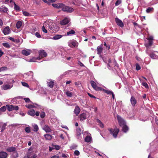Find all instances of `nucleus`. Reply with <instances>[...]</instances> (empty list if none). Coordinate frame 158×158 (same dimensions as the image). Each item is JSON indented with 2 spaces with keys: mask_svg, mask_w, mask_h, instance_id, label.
<instances>
[{
  "mask_svg": "<svg viewBox=\"0 0 158 158\" xmlns=\"http://www.w3.org/2000/svg\"><path fill=\"white\" fill-rule=\"evenodd\" d=\"M59 29L58 27H57L56 24L55 23H53L49 25L48 30L52 32L55 33Z\"/></svg>",
  "mask_w": 158,
  "mask_h": 158,
  "instance_id": "1",
  "label": "nucleus"
},
{
  "mask_svg": "<svg viewBox=\"0 0 158 158\" xmlns=\"http://www.w3.org/2000/svg\"><path fill=\"white\" fill-rule=\"evenodd\" d=\"M108 130L110 131V134L112 135L114 138L117 137V135L119 132V130L118 128L113 129L109 128H108Z\"/></svg>",
  "mask_w": 158,
  "mask_h": 158,
  "instance_id": "2",
  "label": "nucleus"
},
{
  "mask_svg": "<svg viewBox=\"0 0 158 158\" xmlns=\"http://www.w3.org/2000/svg\"><path fill=\"white\" fill-rule=\"evenodd\" d=\"M39 56L37 57V60H40L41 58H43L46 57L47 56V54L46 52L44 50H40L39 52Z\"/></svg>",
  "mask_w": 158,
  "mask_h": 158,
  "instance_id": "3",
  "label": "nucleus"
},
{
  "mask_svg": "<svg viewBox=\"0 0 158 158\" xmlns=\"http://www.w3.org/2000/svg\"><path fill=\"white\" fill-rule=\"evenodd\" d=\"M90 84L92 87L95 90L97 91H102V88L98 86L96 83L93 81H90Z\"/></svg>",
  "mask_w": 158,
  "mask_h": 158,
  "instance_id": "4",
  "label": "nucleus"
},
{
  "mask_svg": "<svg viewBox=\"0 0 158 158\" xmlns=\"http://www.w3.org/2000/svg\"><path fill=\"white\" fill-rule=\"evenodd\" d=\"M7 109L9 111H10L13 110H18L19 108L18 106H14L13 105H6Z\"/></svg>",
  "mask_w": 158,
  "mask_h": 158,
  "instance_id": "5",
  "label": "nucleus"
},
{
  "mask_svg": "<svg viewBox=\"0 0 158 158\" xmlns=\"http://www.w3.org/2000/svg\"><path fill=\"white\" fill-rule=\"evenodd\" d=\"M62 10L64 12L71 13L73 11L74 9L73 8L69 6H66L64 5V6L62 7Z\"/></svg>",
  "mask_w": 158,
  "mask_h": 158,
  "instance_id": "6",
  "label": "nucleus"
},
{
  "mask_svg": "<svg viewBox=\"0 0 158 158\" xmlns=\"http://www.w3.org/2000/svg\"><path fill=\"white\" fill-rule=\"evenodd\" d=\"M117 118L118 121L119 125L120 126L122 127L126 124V122L125 120L123 119L122 118L121 116L118 115Z\"/></svg>",
  "mask_w": 158,
  "mask_h": 158,
  "instance_id": "7",
  "label": "nucleus"
},
{
  "mask_svg": "<svg viewBox=\"0 0 158 158\" xmlns=\"http://www.w3.org/2000/svg\"><path fill=\"white\" fill-rule=\"evenodd\" d=\"M3 33L5 35H7L9 34L10 33V27L7 26L5 28H4L2 30Z\"/></svg>",
  "mask_w": 158,
  "mask_h": 158,
  "instance_id": "8",
  "label": "nucleus"
},
{
  "mask_svg": "<svg viewBox=\"0 0 158 158\" xmlns=\"http://www.w3.org/2000/svg\"><path fill=\"white\" fill-rule=\"evenodd\" d=\"M52 6L56 8L60 9L64 6V4L62 3H58L57 4H52Z\"/></svg>",
  "mask_w": 158,
  "mask_h": 158,
  "instance_id": "9",
  "label": "nucleus"
},
{
  "mask_svg": "<svg viewBox=\"0 0 158 158\" xmlns=\"http://www.w3.org/2000/svg\"><path fill=\"white\" fill-rule=\"evenodd\" d=\"M115 21L116 23L120 27H121L124 26V24L122 21L118 18H116L115 19Z\"/></svg>",
  "mask_w": 158,
  "mask_h": 158,
  "instance_id": "10",
  "label": "nucleus"
},
{
  "mask_svg": "<svg viewBox=\"0 0 158 158\" xmlns=\"http://www.w3.org/2000/svg\"><path fill=\"white\" fill-rule=\"evenodd\" d=\"M32 51L30 49L26 50L24 49L22 51V54L26 56L29 55L31 52Z\"/></svg>",
  "mask_w": 158,
  "mask_h": 158,
  "instance_id": "11",
  "label": "nucleus"
},
{
  "mask_svg": "<svg viewBox=\"0 0 158 158\" xmlns=\"http://www.w3.org/2000/svg\"><path fill=\"white\" fill-rule=\"evenodd\" d=\"M130 101L131 105L133 106H134L137 103L136 100L135 98L133 96L131 97Z\"/></svg>",
  "mask_w": 158,
  "mask_h": 158,
  "instance_id": "12",
  "label": "nucleus"
},
{
  "mask_svg": "<svg viewBox=\"0 0 158 158\" xmlns=\"http://www.w3.org/2000/svg\"><path fill=\"white\" fill-rule=\"evenodd\" d=\"M103 50V48L102 46H98L97 48V52L100 56H101V53L102 52Z\"/></svg>",
  "mask_w": 158,
  "mask_h": 158,
  "instance_id": "13",
  "label": "nucleus"
},
{
  "mask_svg": "<svg viewBox=\"0 0 158 158\" xmlns=\"http://www.w3.org/2000/svg\"><path fill=\"white\" fill-rule=\"evenodd\" d=\"M69 22V20L68 19L66 18L60 21V24L62 25H64L68 24Z\"/></svg>",
  "mask_w": 158,
  "mask_h": 158,
  "instance_id": "14",
  "label": "nucleus"
},
{
  "mask_svg": "<svg viewBox=\"0 0 158 158\" xmlns=\"http://www.w3.org/2000/svg\"><path fill=\"white\" fill-rule=\"evenodd\" d=\"M80 110V109L79 107L78 106H76L75 107L74 111V113L76 114V115L77 116L79 113Z\"/></svg>",
  "mask_w": 158,
  "mask_h": 158,
  "instance_id": "15",
  "label": "nucleus"
},
{
  "mask_svg": "<svg viewBox=\"0 0 158 158\" xmlns=\"http://www.w3.org/2000/svg\"><path fill=\"white\" fill-rule=\"evenodd\" d=\"M43 129L46 132H50L51 131V129L47 125H45L43 127Z\"/></svg>",
  "mask_w": 158,
  "mask_h": 158,
  "instance_id": "16",
  "label": "nucleus"
},
{
  "mask_svg": "<svg viewBox=\"0 0 158 158\" xmlns=\"http://www.w3.org/2000/svg\"><path fill=\"white\" fill-rule=\"evenodd\" d=\"M0 10L1 12H2L7 13V11H8V9L5 6L3 5L0 7Z\"/></svg>",
  "mask_w": 158,
  "mask_h": 158,
  "instance_id": "17",
  "label": "nucleus"
},
{
  "mask_svg": "<svg viewBox=\"0 0 158 158\" xmlns=\"http://www.w3.org/2000/svg\"><path fill=\"white\" fill-rule=\"evenodd\" d=\"M80 120L83 121L86 119L87 115L85 113H83L80 115Z\"/></svg>",
  "mask_w": 158,
  "mask_h": 158,
  "instance_id": "18",
  "label": "nucleus"
},
{
  "mask_svg": "<svg viewBox=\"0 0 158 158\" xmlns=\"http://www.w3.org/2000/svg\"><path fill=\"white\" fill-rule=\"evenodd\" d=\"M7 153L4 152H0V158H6Z\"/></svg>",
  "mask_w": 158,
  "mask_h": 158,
  "instance_id": "19",
  "label": "nucleus"
},
{
  "mask_svg": "<svg viewBox=\"0 0 158 158\" xmlns=\"http://www.w3.org/2000/svg\"><path fill=\"white\" fill-rule=\"evenodd\" d=\"M35 111L34 109H31L29 110L27 112V114L31 116H34L35 115Z\"/></svg>",
  "mask_w": 158,
  "mask_h": 158,
  "instance_id": "20",
  "label": "nucleus"
},
{
  "mask_svg": "<svg viewBox=\"0 0 158 158\" xmlns=\"http://www.w3.org/2000/svg\"><path fill=\"white\" fill-rule=\"evenodd\" d=\"M16 148L14 147H10L7 149V151L9 152H15L16 151Z\"/></svg>",
  "mask_w": 158,
  "mask_h": 158,
  "instance_id": "21",
  "label": "nucleus"
},
{
  "mask_svg": "<svg viewBox=\"0 0 158 158\" xmlns=\"http://www.w3.org/2000/svg\"><path fill=\"white\" fill-rule=\"evenodd\" d=\"M129 130L128 127L126 124L123 126L122 131L125 133L127 132Z\"/></svg>",
  "mask_w": 158,
  "mask_h": 158,
  "instance_id": "22",
  "label": "nucleus"
},
{
  "mask_svg": "<svg viewBox=\"0 0 158 158\" xmlns=\"http://www.w3.org/2000/svg\"><path fill=\"white\" fill-rule=\"evenodd\" d=\"M77 42L76 41H73L70 43L69 44V46L71 48L74 47L77 45Z\"/></svg>",
  "mask_w": 158,
  "mask_h": 158,
  "instance_id": "23",
  "label": "nucleus"
},
{
  "mask_svg": "<svg viewBox=\"0 0 158 158\" xmlns=\"http://www.w3.org/2000/svg\"><path fill=\"white\" fill-rule=\"evenodd\" d=\"M23 23L22 21H18L16 24V27L17 29L20 28L22 25Z\"/></svg>",
  "mask_w": 158,
  "mask_h": 158,
  "instance_id": "24",
  "label": "nucleus"
},
{
  "mask_svg": "<svg viewBox=\"0 0 158 158\" xmlns=\"http://www.w3.org/2000/svg\"><path fill=\"white\" fill-rule=\"evenodd\" d=\"M44 136L46 140H51L52 138V136L49 134H45Z\"/></svg>",
  "mask_w": 158,
  "mask_h": 158,
  "instance_id": "25",
  "label": "nucleus"
},
{
  "mask_svg": "<svg viewBox=\"0 0 158 158\" xmlns=\"http://www.w3.org/2000/svg\"><path fill=\"white\" fill-rule=\"evenodd\" d=\"M153 44V41H152L148 40V43L145 44V46L147 48L151 46Z\"/></svg>",
  "mask_w": 158,
  "mask_h": 158,
  "instance_id": "26",
  "label": "nucleus"
},
{
  "mask_svg": "<svg viewBox=\"0 0 158 158\" xmlns=\"http://www.w3.org/2000/svg\"><path fill=\"white\" fill-rule=\"evenodd\" d=\"M62 37V35H56L55 36H54L52 38V39L54 40H57L61 38Z\"/></svg>",
  "mask_w": 158,
  "mask_h": 158,
  "instance_id": "27",
  "label": "nucleus"
},
{
  "mask_svg": "<svg viewBox=\"0 0 158 158\" xmlns=\"http://www.w3.org/2000/svg\"><path fill=\"white\" fill-rule=\"evenodd\" d=\"M18 156V154L17 152H13L11 155L12 158H16Z\"/></svg>",
  "mask_w": 158,
  "mask_h": 158,
  "instance_id": "28",
  "label": "nucleus"
},
{
  "mask_svg": "<svg viewBox=\"0 0 158 158\" xmlns=\"http://www.w3.org/2000/svg\"><path fill=\"white\" fill-rule=\"evenodd\" d=\"M76 134L77 136H79L81 134V129L80 128L78 127L76 129Z\"/></svg>",
  "mask_w": 158,
  "mask_h": 158,
  "instance_id": "29",
  "label": "nucleus"
},
{
  "mask_svg": "<svg viewBox=\"0 0 158 158\" xmlns=\"http://www.w3.org/2000/svg\"><path fill=\"white\" fill-rule=\"evenodd\" d=\"M102 91H103V92H104L105 93L107 94H108L111 95V94H112L113 93V92L111 91L107 90L106 89H103L102 88Z\"/></svg>",
  "mask_w": 158,
  "mask_h": 158,
  "instance_id": "30",
  "label": "nucleus"
},
{
  "mask_svg": "<svg viewBox=\"0 0 158 158\" xmlns=\"http://www.w3.org/2000/svg\"><path fill=\"white\" fill-rule=\"evenodd\" d=\"M91 137L89 135H87L85 139V141L87 142H89L91 140Z\"/></svg>",
  "mask_w": 158,
  "mask_h": 158,
  "instance_id": "31",
  "label": "nucleus"
},
{
  "mask_svg": "<svg viewBox=\"0 0 158 158\" xmlns=\"http://www.w3.org/2000/svg\"><path fill=\"white\" fill-rule=\"evenodd\" d=\"M14 2V9L17 11L20 10V8L14 2Z\"/></svg>",
  "mask_w": 158,
  "mask_h": 158,
  "instance_id": "32",
  "label": "nucleus"
},
{
  "mask_svg": "<svg viewBox=\"0 0 158 158\" xmlns=\"http://www.w3.org/2000/svg\"><path fill=\"white\" fill-rule=\"evenodd\" d=\"M66 95L69 97H71L73 96L72 93L69 91H67L65 92Z\"/></svg>",
  "mask_w": 158,
  "mask_h": 158,
  "instance_id": "33",
  "label": "nucleus"
},
{
  "mask_svg": "<svg viewBox=\"0 0 158 158\" xmlns=\"http://www.w3.org/2000/svg\"><path fill=\"white\" fill-rule=\"evenodd\" d=\"M54 85V82L53 81H50L48 83V85L49 87L52 88L53 87Z\"/></svg>",
  "mask_w": 158,
  "mask_h": 158,
  "instance_id": "34",
  "label": "nucleus"
},
{
  "mask_svg": "<svg viewBox=\"0 0 158 158\" xmlns=\"http://www.w3.org/2000/svg\"><path fill=\"white\" fill-rule=\"evenodd\" d=\"M2 45L3 46L7 48H9L10 47V45L7 43H3Z\"/></svg>",
  "mask_w": 158,
  "mask_h": 158,
  "instance_id": "35",
  "label": "nucleus"
},
{
  "mask_svg": "<svg viewBox=\"0 0 158 158\" xmlns=\"http://www.w3.org/2000/svg\"><path fill=\"white\" fill-rule=\"evenodd\" d=\"M2 89L4 90H6L8 89H9L10 88V86L9 85L7 84L5 85H3L2 86Z\"/></svg>",
  "mask_w": 158,
  "mask_h": 158,
  "instance_id": "36",
  "label": "nucleus"
},
{
  "mask_svg": "<svg viewBox=\"0 0 158 158\" xmlns=\"http://www.w3.org/2000/svg\"><path fill=\"white\" fill-rule=\"evenodd\" d=\"M75 31L73 30H71L69 31L67 33V34L68 35H69L72 34H74L75 33Z\"/></svg>",
  "mask_w": 158,
  "mask_h": 158,
  "instance_id": "37",
  "label": "nucleus"
},
{
  "mask_svg": "<svg viewBox=\"0 0 158 158\" xmlns=\"http://www.w3.org/2000/svg\"><path fill=\"white\" fill-rule=\"evenodd\" d=\"M97 122L100 124V126L101 127H103L104 126L103 124L101 122V121L99 119H97Z\"/></svg>",
  "mask_w": 158,
  "mask_h": 158,
  "instance_id": "38",
  "label": "nucleus"
},
{
  "mask_svg": "<svg viewBox=\"0 0 158 158\" xmlns=\"http://www.w3.org/2000/svg\"><path fill=\"white\" fill-rule=\"evenodd\" d=\"M153 10V8L151 7L148 8L146 10V11L148 13H150L151 11Z\"/></svg>",
  "mask_w": 158,
  "mask_h": 158,
  "instance_id": "39",
  "label": "nucleus"
},
{
  "mask_svg": "<svg viewBox=\"0 0 158 158\" xmlns=\"http://www.w3.org/2000/svg\"><path fill=\"white\" fill-rule=\"evenodd\" d=\"M39 130V127L37 125H35L33 127V131L35 132Z\"/></svg>",
  "mask_w": 158,
  "mask_h": 158,
  "instance_id": "40",
  "label": "nucleus"
},
{
  "mask_svg": "<svg viewBox=\"0 0 158 158\" xmlns=\"http://www.w3.org/2000/svg\"><path fill=\"white\" fill-rule=\"evenodd\" d=\"M7 69H8V68L6 67H1L0 68V72L6 71L7 70Z\"/></svg>",
  "mask_w": 158,
  "mask_h": 158,
  "instance_id": "41",
  "label": "nucleus"
},
{
  "mask_svg": "<svg viewBox=\"0 0 158 158\" xmlns=\"http://www.w3.org/2000/svg\"><path fill=\"white\" fill-rule=\"evenodd\" d=\"M6 126V123H4L3 125L2 126V127L1 129V132H3L5 130Z\"/></svg>",
  "mask_w": 158,
  "mask_h": 158,
  "instance_id": "42",
  "label": "nucleus"
},
{
  "mask_svg": "<svg viewBox=\"0 0 158 158\" xmlns=\"http://www.w3.org/2000/svg\"><path fill=\"white\" fill-rule=\"evenodd\" d=\"M53 149L59 150L60 148V147L59 145H54L53 146Z\"/></svg>",
  "mask_w": 158,
  "mask_h": 158,
  "instance_id": "43",
  "label": "nucleus"
},
{
  "mask_svg": "<svg viewBox=\"0 0 158 158\" xmlns=\"http://www.w3.org/2000/svg\"><path fill=\"white\" fill-rule=\"evenodd\" d=\"M25 131L27 133H29L31 131V129L29 127H26L24 129Z\"/></svg>",
  "mask_w": 158,
  "mask_h": 158,
  "instance_id": "44",
  "label": "nucleus"
},
{
  "mask_svg": "<svg viewBox=\"0 0 158 158\" xmlns=\"http://www.w3.org/2000/svg\"><path fill=\"white\" fill-rule=\"evenodd\" d=\"M6 107L3 106L0 108V111L4 112L6 111Z\"/></svg>",
  "mask_w": 158,
  "mask_h": 158,
  "instance_id": "45",
  "label": "nucleus"
},
{
  "mask_svg": "<svg viewBox=\"0 0 158 158\" xmlns=\"http://www.w3.org/2000/svg\"><path fill=\"white\" fill-rule=\"evenodd\" d=\"M21 83L22 85L26 87L27 88L29 87L28 84L25 82H22Z\"/></svg>",
  "mask_w": 158,
  "mask_h": 158,
  "instance_id": "46",
  "label": "nucleus"
},
{
  "mask_svg": "<svg viewBox=\"0 0 158 158\" xmlns=\"http://www.w3.org/2000/svg\"><path fill=\"white\" fill-rule=\"evenodd\" d=\"M23 15L25 16H28L30 15L29 13L26 11H23Z\"/></svg>",
  "mask_w": 158,
  "mask_h": 158,
  "instance_id": "47",
  "label": "nucleus"
},
{
  "mask_svg": "<svg viewBox=\"0 0 158 158\" xmlns=\"http://www.w3.org/2000/svg\"><path fill=\"white\" fill-rule=\"evenodd\" d=\"M40 116L41 118H44L45 116V113L44 112H41L40 114Z\"/></svg>",
  "mask_w": 158,
  "mask_h": 158,
  "instance_id": "48",
  "label": "nucleus"
},
{
  "mask_svg": "<svg viewBox=\"0 0 158 158\" xmlns=\"http://www.w3.org/2000/svg\"><path fill=\"white\" fill-rule=\"evenodd\" d=\"M24 100L27 103H29V102H31L29 98H24Z\"/></svg>",
  "mask_w": 158,
  "mask_h": 158,
  "instance_id": "49",
  "label": "nucleus"
},
{
  "mask_svg": "<svg viewBox=\"0 0 158 158\" xmlns=\"http://www.w3.org/2000/svg\"><path fill=\"white\" fill-rule=\"evenodd\" d=\"M141 69V67L138 64H136V69L137 70H139Z\"/></svg>",
  "mask_w": 158,
  "mask_h": 158,
  "instance_id": "50",
  "label": "nucleus"
},
{
  "mask_svg": "<svg viewBox=\"0 0 158 158\" xmlns=\"http://www.w3.org/2000/svg\"><path fill=\"white\" fill-rule=\"evenodd\" d=\"M121 3V0H117L115 3V6H117L119 5Z\"/></svg>",
  "mask_w": 158,
  "mask_h": 158,
  "instance_id": "51",
  "label": "nucleus"
},
{
  "mask_svg": "<svg viewBox=\"0 0 158 158\" xmlns=\"http://www.w3.org/2000/svg\"><path fill=\"white\" fill-rule=\"evenodd\" d=\"M142 85L146 88H148V86L146 82H143Z\"/></svg>",
  "mask_w": 158,
  "mask_h": 158,
  "instance_id": "52",
  "label": "nucleus"
},
{
  "mask_svg": "<svg viewBox=\"0 0 158 158\" xmlns=\"http://www.w3.org/2000/svg\"><path fill=\"white\" fill-rule=\"evenodd\" d=\"M104 45L106 46L108 50L110 49V47L109 44H107L105 42H104Z\"/></svg>",
  "mask_w": 158,
  "mask_h": 158,
  "instance_id": "53",
  "label": "nucleus"
},
{
  "mask_svg": "<svg viewBox=\"0 0 158 158\" xmlns=\"http://www.w3.org/2000/svg\"><path fill=\"white\" fill-rule=\"evenodd\" d=\"M25 106L29 109L32 108L34 107V106L31 105H25Z\"/></svg>",
  "mask_w": 158,
  "mask_h": 158,
  "instance_id": "54",
  "label": "nucleus"
},
{
  "mask_svg": "<svg viewBox=\"0 0 158 158\" xmlns=\"http://www.w3.org/2000/svg\"><path fill=\"white\" fill-rule=\"evenodd\" d=\"M150 56L152 58L154 59L156 57V56L154 54L152 53L150 54Z\"/></svg>",
  "mask_w": 158,
  "mask_h": 158,
  "instance_id": "55",
  "label": "nucleus"
},
{
  "mask_svg": "<svg viewBox=\"0 0 158 158\" xmlns=\"http://www.w3.org/2000/svg\"><path fill=\"white\" fill-rule=\"evenodd\" d=\"M42 31L44 33H47V31L45 29L44 26H43L42 27Z\"/></svg>",
  "mask_w": 158,
  "mask_h": 158,
  "instance_id": "56",
  "label": "nucleus"
},
{
  "mask_svg": "<svg viewBox=\"0 0 158 158\" xmlns=\"http://www.w3.org/2000/svg\"><path fill=\"white\" fill-rule=\"evenodd\" d=\"M75 155L76 156H78L80 154L78 150H76L74 152Z\"/></svg>",
  "mask_w": 158,
  "mask_h": 158,
  "instance_id": "57",
  "label": "nucleus"
},
{
  "mask_svg": "<svg viewBox=\"0 0 158 158\" xmlns=\"http://www.w3.org/2000/svg\"><path fill=\"white\" fill-rule=\"evenodd\" d=\"M35 35H36V36L38 37V38H40L41 37V35L38 32H36L35 34Z\"/></svg>",
  "mask_w": 158,
  "mask_h": 158,
  "instance_id": "58",
  "label": "nucleus"
},
{
  "mask_svg": "<svg viewBox=\"0 0 158 158\" xmlns=\"http://www.w3.org/2000/svg\"><path fill=\"white\" fill-rule=\"evenodd\" d=\"M41 0H34V1L38 5L40 3Z\"/></svg>",
  "mask_w": 158,
  "mask_h": 158,
  "instance_id": "59",
  "label": "nucleus"
},
{
  "mask_svg": "<svg viewBox=\"0 0 158 158\" xmlns=\"http://www.w3.org/2000/svg\"><path fill=\"white\" fill-rule=\"evenodd\" d=\"M88 95L91 98H96L94 96V95H93L91 94H90V93H88Z\"/></svg>",
  "mask_w": 158,
  "mask_h": 158,
  "instance_id": "60",
  "label": "nucleus"
},
{
  "mask_svg": "<svg viewBox=\"0 0 158 158\" xmlns=\"http://www.w3.org/2000/svg\"><path fill=\"white\" fill-rule=\"evenodd\" d=\"M3 25V23L2 20L0 19V27H1Z\"/></svg>",
  "mask_w": 158,
  "mask_h": 158,
  "instance_id": "61",
  "label": "nucleus"
},
{
  "mask_svg": "<svg viewBox=\"0 0 158 158\" xmlns=\"http://www.w3.org/2000/svg\"><path fill=\"white\" fill-rule=\"evenodd\" d=\"M9 39L11 41H13V42H14L15 41V39L12 37H10L9 38Z\"/></svg>",
  "mask_w": 158,
  "mask_h": 158,
  "instance_id": "62",
  "label": "nucleus"
},
{
  "mask_svg": "<svg viewBox=\"0 0 158 158\" xmlns=\"http://www.w3.org/2000/svg\"><path fill=\"white\" fill-rule=\"evenodd\" d=\"M14 42L18 43L19 42V39H15Z\"/></svg>",
  "mask_w": 158,
  "mask_h": 158,
  "instance_id": "63",
  "label": "nucleus"
},
{
  "mask_svg": "<svg viewBox=\"0 0 158 158\" xmlns=\"http://www.w3.org/2000/svg\"><path fill=\"white\" fill-rule=\"evenodd\" d=\"M148 40L152 41L153 40V37L152 36H150L148 38Z\"/></svg>",
  "mask_w": 158,
  "mask_h": 158,
  "instance_id": "64",
  "label": "nucleus"
}]
</instances>
